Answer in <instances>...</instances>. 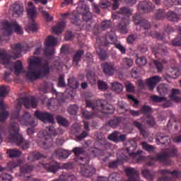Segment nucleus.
Wrapping results in <instances>:
<instances>
[{
    "label": "nucleus",
    "instance_id": "obj_1",
    "mask_svg": "<svg viewBox=\"0 0 181 181\" xmlns=\"http://www.w3.org/2000/svg\"><path fill=\"white\" fill-rule=\"evenodd\" d=\"M15 120L20 122L22 125L25 126L35 125V120L28 112H24L21 116L20 110H16L11 115V124H10L8 135L9 141L11 144H15L22 150H26L29 148L30 142L28 140L24 139L22 134H20L19 124L14 122Z\"/></svg>",
    "mask_w": 181,
    "mask_h": 181
},
{
    "label": "nucleus",
    "instance_id": "obj_2",
    "mask_svg": "<svg viewBox=\"0 0 181 181\" xmlns=\"http://www.w3.org/2000/svg\"><path fill=\"white\" fill-rule=\"evenodd\" d=\"M42 59L37 57L28 58V71L26 73V78L30 81H37L42 77V75L50 74V66L47 62L42 65L41 69Z\"/></svg>",
    "mask_w": 181,
    "mask_h": 181
},
{
    "label": "nucleus",
    "instance_id": "obj_3",
    "mask_svg": "<svg viewBox=\"0 0 181 181\" xmlns=\"http://www.w3.org/2000/svg\"><path fill=\"white\" fill-rule=\"evenodd\" d=\"M133 21L135 25H139L141 31L144 35L151 36L153 38H158L159 40L164 39L165 35L163 33L149 31L151 29L152 24L148 20L142 18L141 16L139 14L134 16Z\"/></svg>",
    "mask_w": 181,
    "mask_h": 181
},
{
    "label": "nucleus",
    "instance_id": "obj_4",
    "mask_svg": "<svg viewBox=\"0 0 181 181\" xmlns=\"http://www.w3.org/2000/svg\"><path fill=\"white\" fill-rule=\"evenodd\" d=\"M86 107L92 108L93 111H98L101 114L112 115L115 112V107L107 103L105 100H98L95 103L86 100Z\"/></svg>",
    "mask_w": 181,
    "mask_h": 181
},
{
    "label": "nucleus",
    "instance_id": "obj_5",
    "mask_svg": "<svg viewBox=\"0 0 181 181\" xmlns=\"http://www.w3.org/2000/svg\"><path fill=\"white\" fill-rule=\"evenodd\" d=\"M131 15L130 8L123 7L119 12L113 13L112 15V18L113 20L121 21V23L118 24V29L122 33H127V23L129 21V17L128 16Z\"/></svg>",
    "mask_w": 181,
    "mask_h": 181
},
{
    "label": "nucleus",
    "instance_id": "obj_6",
    "mask_svg": "<svg viewBox=\"0 0 181 181\" xmlns=\"http://www.w3.org/2000/svg\"><path fill=\"white\" fill-rule=\"evenodd\" d=\"M39 134L42 136V141L38 142L39 146L42 148H49L52 146V136H57V132L54 126L46 127L45 130L40 131Z\"/></svg>",
    "mask_w": 181,
    "mask_h": 181
},
{
    "label": "nucleus",
    "instance_id": "obj_7",
    "mask_svg": "<svg viewBox=\"0 0 181 181\" xmlns=\"http://www.w3.org/2000/svg\"><path fill=\"white\" fill-rule=\"evenodd\" d=\"M137 148V144L135 140H131L128 143V147L126 148V152L127 155L122 153V155L127 156L128 159L132 158L134 159L136 163H141L142 160H145V156H141V153H143L142 150H139L138 151H135Z\"/></svg>",
    "mask_w": 181,
    "mask_h": 181
},
{
    "label": "nucleus",
    "instance_id": "obj_8",
    "mask_svg": "<svg viewBox=\"0 0 181 181\" xmlns=\"http://www.w3.org/2000/svg\"><path fill=\"white\" fill-rule=\"evenodd\" d=\"M27 14L28 19V24L26 27V31L28 33L30 31L35 32L38 30V25L35 23V19L37 17V11L35 6H28L27 8Z\"/></svg>",
    "mask_w": 181,
    "mask_h": 181
},
{
    "label": "nucleus",
    "instance_id": "obj_9",
    "mask_svg": "<svg viewBox=\"0 0 181 181\" xmlns=\"http://www.w3.org/2000/svg\"><path fill=\"white\" fill-rule=\"evenodd\" d=\"M1 26L3 28V30H5V35L7 37H10L12 35V28H15L14 31L18 34L22 35L23 33L22 28L20 27L19 25L8 23L7 20H4L1 22Z\"/></svg>",
    "mask_w": 181,
    "mask_h": 181
},
{
    "label": "nucleus",
    "instance_id": "obj_10",
    "mask_svg": "<svg viewBox=\"0 0 181 181\" xmlns=\"http://www.w3.org/2000/svg\"><path fill=\"white\" fill-rule=\"evenodd\" d=\"M72 152L76 156L75 158V161L78 165H84L90 163V158L89 156L82 157L83 155L85 150L83 147H75L72 150Z\"/></svg>",
    "mask_w": 181,
    "mask_h": 181
},
{
    "label": "nucleus",
    "instance_id": "obj_11",
    "mask_svg": "<svg viewBox=\"0 0 181 181\" xmlns=\"http://www.w3.org/2000/svg\"><path fill=\"white\" fill-rule=\"evenodd\" d=\"M57 40L54 36H48L45 42V54L46 57L54 54V46L56 45Z\"/></svg>",
    "mask_w": 181,
    "mask_h": 181
},
{
    "label": "nucleus",
    "instance_id": "obj_12",
    "mask_svg": "<svg viewBox=\"0 0 181 181\" xmlns=\"http://www.w3.org/2000/svg\"><path fill=\"white\" fill-rule=\"evenodd\" d=\"M29 49L28 45H21L20 43L11 45L13 59L20 58L22 56V52H26Z\"/></svg>",
    "mask_w": 181,
    "mask_h": 181
},
{
    "label": "nucleus",
    "instance_id": "obj_13",
    "mask_svg": "<svg viewBox=\"0 0 181 181\" xmlns=\"http://www.w3.org/2000/svg\"><path fill=\"white\" fill-rule=\"evenodd\" d=\"M79 14L82 15L83 21L90 22L93 19V13L90 11V6L86 4H83L81 6L76 8Z\"/></svg>",
    "mask_w": 181,
    "mask_h": 181
},
{
    "label": "nucleus",
    "instance_id": "obj_14",
    "mask_svg": "<svg viewBox=\"0 0 181 181\" xmlns=\"http://www.w3.org/2000/svg\"><path fill=\"white\" fill-rule=\"evenodd\" d=\"M34 116L36 117V118H38L41 119L43 122H49L54 124V119L53 117V115H52L50 113L45 112H40L39 110H37L35 112H34Z\"/></svg>",
    "mask_w": 181,
    "mask_h": 181
},
{
    "label": "nucleus",
    "instance_id": "obj_15",
    "mask_svg": "<svg viewBox=\"0 0 181 181\" xmlns=\"http://www.w3.org/2000/svg\"><path fill=\"white\" fill-rule=\"evenodd\" d=\"M170 157L169 153H164L163 154H158L156 157L148 156L147 159L148 162H147V165L151 166L154 165L155 161L159 160L161 163H164L168 160V158Z\"/></svg>",
    "mask_w": 181,
    "mask_h": 181
},
{
    "label": "nucleus",
    "instance_id": "obj_16",
    "mask_svg": "<svg viewBox=\"0 0 181 181\" xmlns=\"http://www.w3.org/2000/svg\"><path fill=\"white\" fill-rule=\"evenodd\" d=\"M119 1L112 0L113 3H111V1L100 2L98 4V6L103 9L110 8L112 11H115L119 8Z\"/></svg>",
    "mask_w": 181,
    "mask_h": 181
},
{
    "label": "nucleus",
    "instance_id": "obj_17",
    "mask_svg": "<svg viewBox=\"0 0 181 181\" xmlns=\"http://www.w3.org/2000/svg\"><path fill=\"white\" fill-rule=\"evenodd\" d=\"M11 11H13V16L15 17H22L24 12L23 4L17 2L13 4Z\"/></svg>",
    "mask_w": 181,
    "mask_h": 181
},
{
    "label": "nucleus",
    "instance_id": "obj_18",
    "mask_svg": "<svg viewBox=\"0 0 181 181\" xmlns=\"http://www.w3.org/2000/svg\"><path fill=\"white\" fill-rule=\"evenodd\" d=\"M88 163L78 164V165H82L81 172L83 176L86 177H90L95 173V168H94L93 166L86 165Z\"/></svg>",
    "mask_w": 181,
    "mask_h": 181
},
{
    "label": "nucleus",
    "instance_id": "obj_19",
    "mask_svg": "<svg viewBox=\"0 0 181 181\" xmlns=\"http://www.w3.org/2000/svg\"><path fill=\"white\" fill-rule=\"evenodd\" d=\"M124 172L129 178L126 181H139V171L136 170L135 168H125Z\"/></svg>",
    "mask_w": 181,
    "mask_h": 181
},
{
    "label": "nucleus",
    "instance_id": "obj_20",
    "mask_svg": "<svg viewBox=\"0 0 181 181\" xmlns=\"http://www.w3.org/2000/svg\"><path fill=\"white\" fill-rule=\"evenodd\" d=\"M43 168L49 173H56L61 168L60 164L57 161H51L43 165Z\"/></svg>",
    "mask_w": 181,
    "mask_h": 181
},
{
    "label": "nucleus",
    "instance_id": "obj_21",
    "mask_svg": "<svg viewBox=\"0 0 181 181\" xmlns=\"http://www.w3.org/2000/svg\"><path fill=\"white\" fill-rule=\"evenodd\" d=\"M152 51L156 58H158L159 55L164 56L168 54L167 48L162 45H155L153 47Z\"/></svg>",
    "mask_w": 181,
    "mask_h": 181
},
{
    "label": "nucleus",
    "instance_id": "obj_22",
    "mask_svg": "<svg viewBox=\"0 0 181 181\" xmlns=\"http://www.w3.org/2000/svg\"><path fill=\"white\" fill-rule=\"evenodd\" d=\"M103 69L104 74L107 76H113L116 70L115 64L112 62H105L103 64Z\"/></svg>",
    "mask_w": 181,
    "mask_h": 181
},
{
    "label": "nucleus",
    "instance_id": "obj_23",
    "mask_svg": "<svg viewBox=\"0 0 181 181\" xmlns=\"http://www.w3.org/2000/svg\"><path fill=\"white\" fill-rule=\"evenodd\" d=\"M22 102L24 104L25 107L26 108H36L37 107V102H36V100L35 98L31 97V98H22Z\"/></svg>",
    "mask_w": 181,
    "mask_h": 181
},
{
    "label": "nucleus",
    "instance_id": "obj_24",
    "mask_svg": "<svg viewBox=\"0 0 181 181\" xmlns=\"http://www.w3.org/2000/svg\"><path fill=\"white\" fill-rule=\"evenodd\" d=\"M70 156L69 151L64 149H57L52 154V158H59V160L66 159Z\"/></svg>",
    "mask_w": 181,
    "mask_h": 181
},
{
    "label": "nucleus",
    "instance_id": "obj_25",
    "mask_svg": "<svg viewBox=\"0 0 181 181\" xmlns=\"http://www.w3.org/2000/svg\"><path fill=\"white\" fill-rule=\"evenodd\" d=\"M153 8V5L151 1H141L138 4V11L149 12Z\"/></svg>",
    "mask_w": 181,
    "mask_h": 181
},
{
    "label": "nucleus",
    "instance_id": "obj_26",
    "mask_svg": "<svg viewBox=\"0 0 181 181\" xmlns=\"http://www.w3.org/2000/svg\"><path fill=\"white\" fill-rule=\"evenodd\" d=\"M129 158H128L127 156L124 154H121L118 156V159L115 161L110 162L109 167L112 169L117 168L118 165L120 164L121 161H128Z\"/></svg>",
    "mask_w": 181,
    "mask_h": 181
},
{
    "label": "nucleus",
    "instance_id": "obj_27",
    "mask_svg": "<svg viewBox=\"0 0 181 181\" xmlns=\"http://www.w3.org/2000/svg\"><path fill=\"white\" fill-rule=\"evenodd\" d=\"M161 78L159 76H152L150 78H147L146 84L150 90H153L155 86L160 83Z\"/></svg>",
    "mask_w": 181,
    "mask_h": 181
},
{
    "label": "nucleus",
    "instance_id": "obj_28",
    "mask_svg": "<svg viewBox=\"0 0 181 181\" xmlns=\"http://www.w3.org/2000/svg\"><path fill=\"white\" fill-rule=\"evenodd\" d=\"M100 113L99 111L98 112H88L87 110H83L81 112L83 118L85 119H91L95 118L96 117H99Z\"/></svg>",
    "mask_w": 181,
    "mask_h": 181
},
{
    "label": "nucleus",
    "instance_id": "obj_29",
    "mask_svg": "<svg viewBox=\"0 0 181 181\" xmlns=\"http://www.w3.org/2000/svg\"><path fill=\"white\" fill-rule=\"evenodd\" d=\"M84 129L86 131H83L81 134L76 136V140H78V141H81L88 136V132L90 131V127H89V124L87 121L84 122Z\"/></svg>",
    "mask_w": 181,
    "mask_h": 181
},
{
    "label": "nucleus",
    "instance_id": "obj_30",
    "mask_svg": "<svg viewBox=\"0 0 181 181\" xmlns=\"http://www.w3.org/2000/svg\"><path fill=\"white\" fill-rule=\"evenodd\" d=\"M11 57L5 50H0V61L4 62V64H10Z\"/></svg>",
    "mask_w": 181,
    "mask_h": 181
},
{
    "label": "nucleus",
    "instance_id": "obj_31",
    "mask_svg": "<svg viewBox=\"0 0 181 181\" xmlns=\"http://www.w3.org/2000/svg\"><path fill=\"white\" fill-rule=\"evenodd\" d=\"M170 90L169 86L165 83H162L158 86V93L160 94L161 96H165L169 94Z\"/></svg>",
    "mask_w": 181,
    "mask_h": 181
},
{
    "label": "nucleus",
    "instance_id": "obj_32",
    "mask_svg": "<svg viewBox=\"0 0 181 181\" xmlns=\"http://www.w3.org/2000/svg\"><path fill=\"white\" fill-rule=\"evenodd\" d=\"M69 16V19L71 21V23L76 24L78 25V22H79V16H76V15L70 16L69 13H64L62 14V18H63V19H66Z\"/></svg>",
    "mask_w": 181,
    "mask_h": 181
},
{
    "label": "nucleus",
    "instance_id": "obj_33",
    "mask_svg": "<svg viewBox=\"0 0 181 181\" xmlns=\"http://www.w3.org/2000/svg\"><path fill=\"white\" fill-rule=\"evenodd\" d=\"M165 18L170 22H178L180 19V16L173 11H168Z\"/></svg>",
    "mask_w": 181,
    "mask_h": 181
},
{
    "label": "nucleus",
    "instance_id": "obj_34",
    "mask_svg": "<svg viewBox=\"0 0 181 181\" xmlns=\"http://www.w3.org/2000/svg\"><path fill=\"white\" fill-rule=\"evenodd\" d=\"M122 122V119L120 117H115L112 119H110L109 122H107V125L110 127L115 129L120 125Z\"/></svg>",
    "mask_w": 181,
    "mask_h": 181
},
{
    "label": "nucleus",
    "instance_id": "obj_35",
    "mask_svg": "<svg viewBox=\"0 0 181 181\" xmlns=\"http://www.w3.org/2000/svg\"><path fill=\"white\" fill-rule=\"evenodd\" d=\"M180 90L179 89H173L170 98L171 100L176 103H180L181 101V98L180 97Z\"/></svg>",
    "mask_w": 181,
    "mask_h": 181
},
{
    "label": "nucleus",
    "instance_id": "obj_36",
    "mask_svg": "<svg viewBox=\"0 0 181 181\" xmlns=\"http://www.w3.org/2000/svg\"><path fill=\"white\" fill-rule=\"evenodd\" d=\"M84 54V50L80 49L76 52L73 57L74 65L78 66L79 62L81 60V57Z\"/></svg>",
    "mask_w": 181,
    "mask_h": 181
},
{
    "label": "nucleus",
    "instance_id": "obj_37",
    "mask_svg": "<svg viewBox=\"0 0 181 181\" xmlns=\"http://www.w3.org/2000/svg\"><path fill=\"white\" fill-rule=\"evenodd\" d=\"M64 28H65V22L62 21L61 23H57V26H54L52 28V33L57 35H59L60 33H62Z\"/></svg>",
    "mask_w": 181,
    "mask_h": 181
},
{
    "label": "nucleus",
    "instance_id": "obj_38",
    "mask_svg": "<svg viewBox=\"0 0 181 181\" xmlns=\"http://www.w3.org/2000/svg\"><path fill=\"white\" fill-rule=\"evenodd\" d=\"M167 64L166 59H158L154 61V64L158 69V72L160 73L163 70L164 65Z\"/></svg>",
    "mask_w": 181,
    "mask_h": 181
},
{
    "label": "nucleus",
    "instance_id": "obj_39",
    "mask_svg": "<svg viewBox=\"0 0 181 181\" xmlns=\"http://www.w3.org/2000/svg\"><path fill=\"white\" fill-rule=\"evenodd\" d=\"M59 179L61 181H77L75 175L70 173H63L60 175Z\"/></svg>",
    "mask_w": 181,
    "mask_h": 181
},
{
    "label": "nucleus",
    "instance_id": "obj_40",
    "mask_svg": "<svg viewBox=\"0 0 181 181\" xmlns=\"http://www.w3.org/2000/svg\"><path fill=\"white\" fill-rule=\"evenodd\" d=\"M6 153H8L9 158H19L22 156V151L19 149H8Z\"/></svg>",
    "mask_w": 181,
    "mask_h": 181
},
{
    "label": "nucleus",
    "instance_id": "obj_41",
    "mask_svg": "<svg viewBox=\"0 0 181 181\" xmlns=\"http://www.w3.org/2000/svg\"><path fill=\"white\" fill-rule=\"evenodd\" d=\"M22 71L23 62L18 60L14 64V74L16 76H19L21 74H22Z\"/></svg>",
    "mask_w": 181,
    "mask_h": 181
},
{
    "label": "nucleus",
    "instance_id": "obj_42",
    "mask_svg": "<svg viewBox=\"0 0 181 181\" xmlns=\"http://www.w3.org/2000/svg\"><path fill=\"white\" fill-rule=\"evenodd\" d=\"M167 13L165 12V9H158L155 14V18L158 21H162L166 18Z\"/></svg>",
    "mask_w": 181,
    "mask_h": 181
},
{
    "label": "nucleus",
    "instance_id": "obj_43",
    "mask_svg": "<svg viewBox=\"0 0 181 181\" xmlns=\"http://www.w3.org/2000/svg\"><path fill=\"white\" fill-rule=\"evenodd\" d=\"M44 158V155H42L40 152H34L28 156V160H38L41 158Z\"/></svg>",
    "mask_w": 181,
    "mask_h": 181
},
{
    "label": "nucleus",
    "instance_id": "obj_44",
    "mask_svg": "<svg viewBox=\"0 0 181 181\" xmlns=\"http://www.w3.org/2000/svg\"><path fill=\"white\" fill-rule=\"evenodd\" d=\"M141 175H143V177H144V178H146L148 181L153 180L154 175L152 173H151V171L148 170V169H144L141 170Z\"/></svg>",
    "mask_w": 181,
    "mask_h": 181
},
{
    "label": "nucleus",
    "instance_id": "obj_45",
    "mask_svg": "<svg viewBox=\"0 0 181 181\" xmlns=\"http://www.w3.org/2000/svg\"><path fill=\"white\" fill-rule=\"evenodd\" d=\"M110 86H112L113 91L116 93H122L123 91V86L118 82H113L110 83Z\"/></svg>",
    "mask_w": 181,
    "mask_h": 181
},
{
    "label": "nucleus",
    "instance_id": "obj_46",
    "mask_svg": "<svg viewBox=\"0 0 181 181\" xmlns=\"http://www.w3.org/2000/svg\"><path fill=\"white\" fill-rule=\"evenodd\" d=\"M35 169V166L31 164H25L21 168V172L23 173H31Z\"/></svg>",
    "mask_w": 181,
    "mask_h": 181
},
{
    "label": "nucleus",
    "instance_id": "obj_47",
    "mask_svg": "<svg viewBox=\"0 0 181 181\" xmlns=\"http://www.w3.org/2000/svg\"><path fill=\"white\" fill-rule=\"evenodd\" d=\"M141 148H143V149L144 151H146L148 153H153L155 151V147H153V146H152L146 142H141Z\"/></svg>",
    "mask_w": 181,
    "mask_h": 181
},
{
    "label": "nucleus",
    "instance_id": "obj_48",
    "mask_svg": "<svg viewBox=\"0 0 181 181\" xmlns=\"http://www.w3.org/2000/svg\"><path fill=\"white\" fill-rule=\"evenodd\" d=\"M97 54L98 57H100V61H105L108 57L106 51L103 50L102 48L97 49Z\"/></svg>",
    "mask_w": 181,
    "mask_h": 181
},
{
    "label": "nucleus",
    "instance_id": "obj_49",
    "mask_svg": "<svg viewBox=\"0 0 181 181\" xmlns=\"http://www.w3.org/2000/svg\"><path fill=\"white\" fill-rule=\"evenodd\" d=\"M171 74V78L176 79L180 76L179 69L177 66H171L170 69Z\"/></svg>",
    "mask_w": 181,
    "mask_h": 181
},
{
    "label": "nucleus",
    "instance_id": "obj_50",
    "mask_svg": "<svg viewBox=\"0 0 181 181\" xmlns=\"http://www.w3.org/2000/svg\"><path fill=\"white\" fill-rule=\"evenodd\" d=\"M57 123L64 127H68L69 126V121L64 118L62 116H57Z\"/></svg>",
    "mask_w": 181,
    "mask_h": 181
},
{
    "label": "nucleus",
    "instance_id": "obj_51",
    "mask_svg": "<svg viewBox=\"0 0 181 181\" xmlns=\"http://www.w3.org/2000/svg\"><path fill=\"white\" fill-rule=\"evenodd\" d=\"M162 175H172L173 177H179L181 175V172L178 170H173L171 172L169 170H163L160 171Z\"/></svg>",
    "mask_w": 181,
    "mask_h": 181
},
{
    "label": "nucleus",
    "instance_id": "obj_52",
    "mask_svg": "<svg viewBox=\"0 0 181 181\" xmlns=\"http://www.w3.org/2000/svg\"><path fill=\"white\" fill-rule=\"evenodd\" d=\"M68 86L73 89H77L78 88V82L76 78H68Z\"/></svg>",
    "mask_w": 181,
    "mask_h": 181
},
{
    "label": "nucleus",
    "instance_id": "obj_53",
    "mask_svg": "<svg viewBox=\"0 0 181 181\" xmlns=\"http://www.w3.org/2000/svg\"><path fill=\"white\" fill-rule=\"evenodd\" d=\"M78 110V107L77 105H71L67 109L68 114L71 115H77Z\"/></svg>",
    "mask_w": 181,
    "mask_h": 181
},
{
    "label": "nucleus",
    "instance_id": "obj_54",
    "mask_svg": "<svg viewBox=\"0 0 181 181\" xmlns=\"http://www.w3.org/2000/svg\"><path fill=\"white\" fill-rule=\"evenodd\" d=\"M164 4L168 8H170L173 6V5H175V6L181 5V0H171V1H170L169 0H166L165 1Z\"/></svg>",
    "mask_w": 181,
    "mask_h": 181
},
{
    "label": "nucleus",
    "instance_id": "obj_55",
    "mask_svg": "<svg viewBox=\"0 0 181 181\" xmlns=\"http://www.w3.org/2000/svg\"><path fill=\"white\" fill-rule=\"evenodd\" d=\"M119 134H120V133H119L117 131H115L113 133L110 134L109 136H107V139L117 143Z\"/></svg>",
    "mask_w": 181,
    "mask_h": 181
},
{
    "label": "nucleus",
    "instance_id": "obj_56",
    "mask_svg": "<svg viewBox=\"0 0 181 181\" xmlns=\"http://www.w3.org/2000/svg\"><path fill=\"white\" fill-rule=\"evenodd\" d=\"M10 89L6 86H0V97L4 98L7 96Z\"/></svg>",
    "mask_w": 181,
    "mask_h": 181
},
{
    "label": "nucleus",
    "instance_id": "obj_57",
    "mask_svg": "<svg viewBox=\"0 0 181 181\" xmlns=\"http://www.w3.org/2000/svg\"><path fill=\"white\" fill-rule=\"evenodd\" d=\"M133 125L134 126V127H136L138 130L140 131L141 134H145L146 131L143 127L142 123H140L139 121H134L133 122Z\"/></svg>",
    "mask_w": 181,
    "mask_h": 181
},
{
    "label": "nucleus",
    "instance_id": "obj_58",
    "mask_svg": "<svg viewBox=\"0 0 181 181\" xmlns=\"http://www.w3.org/2000/svg\"><path fill=\"white\" fill-rule=\"evenodd\" d=\"M146 122L147 125H148L151 127H154L156 124L154 117L151 115H147Z\"/></svg>",
    "mask_w": 181,
    "mask_h": 181
},
{
    "label": "nucleus",
    "instance_id": "obj_59",
    "mask_svg": "<svg viewBox=\"0 0 181 181\" xmlns=\"http://www.w3.org/2000/svg\"><path fill=\"white\" fill-rule=\"evenodd\" d=\"M10 112L8 111L1 110L0 112V122H5Z\"/></svg>",
    "mask_w": 181,
    "mask_h": 181
},
{
    "label": "nucleus",
    "instance_id": "obj_60",
    "mask_svg": "<svg viewBox=\"0 0 181 181\" xmlns=\"http://www.w3.org/2000/svg\"><path fill=\"white\" fill-rule=\"evenodd\" d=\"M139 111L141 112V113L142 115H146L152 112V108H151V107H149L148 105H144L143 107H141Z\"/></svg>",
    "mask_w": 181,
    "mask_h": 181
},
{
    "label": "nucleus",
    "instance_id": "obj_61",
    "mask_svg": "<svg viewBox=\"0 0 181 181\" xmlns=\"http://www.w3.org/2000/svg\"><path fill=\"white\" fill-rule=\"evenodd\" d=\"M0 181H12V177L7 173L4 172L0 175Z\"/></svg>",
    "mask_w": 181,
    "mask_h": 181
},
{
    "label": "nucleus",
    "instance_id": "obj_62",
    "mask_svg": "<svg viewBox=\"0 0 181 181\" xmlns=\"http://www.w3.org/2000/svg\"><path fill=\"white\" fill-rule=\"evenodd\" d=\"M136 62L139 66H145L148 63L145 57H137Z\"/></svg>",
    "mask_w": 181,
    "mask_h": 181
},
{
    "label": "nucleus",
    "instance_id": "obj_63",
    "mask_svg": "<svg viewBox=\"0 0 181 181\" xmlns=\"http://www.w3.org/2000/svg\"><path fill=\"white\" fill-rule=\"evenodd\" d=\"M151 99L153 101H154L155 103H161V102H163V101H166L167 100V98H165V97H160V96H158L156 95H153L151 96Z\"/></svg>",
    "mask_w": 181,
    "mask_h": 181
},
{
    "label": "nucleus",
    "instance_id": "obj_64",
    "mask_svg": "<svg viewBox=\"0 0 181 181\" xmlns=\"http://www.w3.org/2000/svg\"><path fill=\"white\" fill-rule=\"evenodd\" d=\"M168 139L169 137L167 136H158V137H156V141L159 142V144H161L162 145L165 144Z\"/></svg>",
    "mask_w": 181,
    "mask_h": 181
}]
</instances>
